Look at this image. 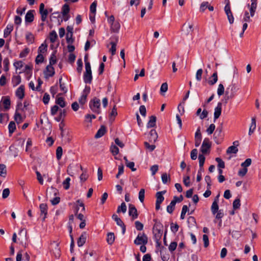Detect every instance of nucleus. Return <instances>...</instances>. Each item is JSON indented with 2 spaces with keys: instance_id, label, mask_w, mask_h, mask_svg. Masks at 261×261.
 <instances>
[{
  "instance_id": "1",
  "label": "nucleus",
  "mask_w": 261,
  "mask_h": 261,
  "mask_svg": "<svg viewBox=\"0 0 261 261\" xmlns=\"http://www.w3.org/2000/svg\"><path fill=\"white\" fill-rule=\"evenodd\" d=\"M88 56L86 55L85 57V69L86 71L84 74V80L86 83H91L92 80V71L91 69V65L89 62L87 61Z\"/></svg>"
},
{
  "instance_id": "2",
  "label": "nucleus",
  "mask_w": 261,
  "mask_h": 261,
  "mask_svg": "<svg viewBox=\"0 0 261 261\" xmlns=\"http://www.w3.org/2000/svg\"><path fill=\"white\" fill-rule=\"evenodd\" d=\"M100 99L94 97L91 100L89 103V107L91 110L94 113L99 114L100 113Z\"/></svg>"
},
{
  "instance_id": "3",
  "label": "nucleus",
  "mask_w": 261,
  "mask_h": 261,
  "mask_svg": "<svg viewBox=\"0 0 261 261\" xmlns=\"http://www.w3.org/2000/svg\"><path fill=\"white\" fill-rule=\"evenodd\" d=\"M147 243L148 238L144 233H143L142 234L139 233L134 241V243L137 245L141 244L146 245Z\"/></svg>"
},
{
  "instance_id": "4",
  "label": "nucleus",
  "mask_w": 261,
  "mask_h": 261,
  "mask_svg": "<svg viewBox=\"0 0 261 261\" xmlns=\"http://www.w3.org/2000/svg\"><path fill=\"white\" fill-rule=\"evenodd\" d=\"M211 147V142H210L209 139L205 138L201 146V151L203 154L208 153L210 152V149Z\"/></svg>"
},
{
  "instance_id": "5",
  "label": "nucleus",
  "mask_w": 261,
  "mask_h": 261,
  "mask_svg": "<svg viewBox=\"0 0 261 261\" xmlns=\"http://www.w3.org/2000/svg\"><path fill=\"white\" fill-rule=\"evenodd\" d=\"M161 227H162V226H161L160 225L155 224L153 228L154 238L157 242L160 240L162 235V230Z\"/></svg>"
},
{
  "instance_id": "6",
  "label": "nucleus",
  "mask_w": 261,
  "mask_h": 261,
  "mask_svg": "<svg viewBox=\"0 0 261 261\" xmlns=\"http://www.w3.org/2000/svg\"><path fill=\"white\" fill-rule=\"evenodd\" d=\"M166 193V191H163L158 192L156 193V203H155V209L159 210L160 208V204L163 201L164 197L163 196V194Z\"/></svg>"
},
{
  "instance_id": "7",
  "label": "nucleus",
  "mask_w": 261,
  "mask_h": 261,
  "mask_svg": "<svg viewBox=\"0 0 261 261\" xmlns=\"http://www.w3.org/2000/svg\"><path fill=\"white\" fill-rule=\"evenodd\" d=\"M55 73L54 67L51 65H47L44 71V77L46 79H48L49 77L53 76Z\"/></svg>"
},
{
  "instance_id": "8",
  "label": "nucleus",
  "mask_w": 261,
  "mask_h": 261,
  "mask_svg": "<svg viewBox=\"0 0 261 261\" xmlns=\"http://www.w3.org/2000/svg\"><path fill=\"white\" fill-rule=\"evenodd\" d=\"M128 213H129V215L130 216H132L133 220H134L138 218V214L137 210L136 208L135 207V206L133 204H130L129 205Z\"/></svg>"
},
{
  "instance_id": "9",
  "label": "nucleus",
  "mask_w": 261,
  "mask_h": 261,
  "mask_svg": "<svg viewBox=\"0 0 261 261\" xmlns=\"http://www.w3.org/2000/svg\"><path fill=\"white\" fill-rule=\"evenodd\" d=\"M39 12L41 16L42 21H45L48 15V11L46 9H44V5L43 3L40 5Z\"/></svg>"
},
{
  "instance_id": "10",
  "label": "nucleus",
  "mask_w": 261,
  "mask_h": 261,
  "mask_svg": "<svg viewBox=\"0 0 261 261\" xmlns=\"http://www.w3.org/2000/svg\"><path fill=\"white\" fill-rule=\"evenodd\" d=\"M112 218L115 221L117 224L122 228V232L123 233H124L125 231V226L121 219L116 214L113 215Z\"/></svg>"
},
{
  "instance_id": "11",
  "label": "nucleus",
  "mask_w": 261,
  "mask_h": 261,
  "mask_svg": "<svg viewBox=\"0 0 261 261\" xmlns=\"http://www.w3.org/2000/svg\"><path fill=\"white\" fill-rule=\"evenodd\" d=\"M52 247V251L55 254L56 257H59L60 255V249L59 248V243L57 242L54 241L51 244Z\"/></svg>"
},
{
  "instance_id": "12",
  "label": "nucleus",
  "mask_w": 261,
  "mask_h": 261,
  "mask_svg": "<svg viewBox=\"0 0 261 261\" xmlns=\"http://www.w3.org/2000/svg\"><path fill=\"white\" fill-rule=\"evenodd\" d=\"M19 234L21 236V244H23L24 243L25 247H26V241L28 240L27 230L24 228H21Z\"/></svg>"
},
{
  "instance_id": "13",
  "label": "nucleus",
  "mask_w": 261,
  "mask_h": 261,
  "mask_svg": "<svg viewBox=\"0 0 261 261\" xmlns=\"http://www.w3.org/2000/svg\"><path fill=\"white\" fill-rule=\"evenodd\" d=\"M222 111V103L221 102H219L217 105V106L215 109L214 112V120L215 121L217 119H218L221 114Z\"/></svg>"
},
{
  "instance_id": "14",
  "label": "nucleus",
  "mask_w": 261,
  "mask_h": 261,
  "mask_svg": "<svg viewBox=\"0 0 261 261\" xmlns=\"http://www.w3.org/2000/svg\"><path fill=\"white\" fill-rule=\"evenodd\" d=\"M16 96L20 99L23 98L24 96V87L21 85L16 91Z\"/></svg>"
},
{
  "instance_id": "15",
  "label": "nucleus",
  "mask_w": 261,
  "mask_h": 261,
  "mask_svg": "<svg viewBox=\"0 0 261 261\" xmlns=\"http://www.w3.org/2000/svg\"><path fill=\"white\" fill-rule=\"evenodd\" d=\"M5 110H7L10 109L11 101L10 99L8 96L3 97L2 98V101Z\"/></svg>"
},
{
  "instance_id": "16",
  "label": "nucleus",
  "mask_w": 261,
  "mask_h": 261,
  "mask_svg": "<svg viewBox=\"0 0 261 261\" xmlns=\"http://www.w3.org/2000/svg\"><path fill=\"white\" fill-rule=\"evenodd\" d=\"M86 233L84 232L81 235L77 240V243L79 247H82L86 243Z\"/></svg>"
},
{
  "instance_id": "17",
  "label": "nucleus",
  "mask_w": 261,
  "mask_h": 261,
  "mask_svg": "<svg viewBox=\"0 0 261 261\" xmlns=\"http://www.w3.org/2000/svg\"><path fill=\"white\" fill-rule=\"evenodd\" d=\"M41 214H44V216L43 218V221L46 218V215L47 214V205L45 203H42L39 206Z\"/></svg>"
},
{
  "instance_id": "18",
  "label": "nucleus",
  "mask_w": 261,
  "mask_h": 261,
  "mask_svg": "<svg viewBox=\"0 0 261 261\" xmlns=\"http://www.w3.org/2000/svg\"><path fill=\"white\" fill-rule=\"evenodd\" d=\"M185 32L189 34L193 31V24L189 22H186L183 25Z\"/></svg>"
},
{
  "instance_id": "19",
  "label": "nucleus",
  "mask_w": 261,
  "mask_h": 261,
  "mask_svg": "<svg viewBox=\"0 0 261 261\" xmlns=\"http://www.w3.org/2000/svg\"><path fill=\"white\" fill-rule=\"evenodd\" d=\"M149 142H155L156 141L158 137L156 130L155 129H151L149 133Z\"/></svg>"
},
{
  "instance_id": "20",
  "label": "nucleus",
  "mask_w": 261,
  "mask_h": 261,
  "mask_svg": "<svg viewBox=\"0 0 261 261\" xmlns=\"http://www.w3.org/2000/svg\"><path fill=\"white\" fill-rule=\"evenodd\" d=\"M106 132V128L104 125L101 126L95 135V138L97 139L103 136Z\"/></svg>"
},
{
  "instance_id": "21",
  "label": "nucleus",
  "mask_w": 261,
  "mask_h": 261,
  "mask_svg": "<svg viewBox=\"0 0 261 261\" xmlns=\"http://www.w3.org/2000/svg\"><path fill=\"white\" fill-rule=\"evenodd\" d=\"M156 118L155 116H151L149 117V120L147 123V127L150 128L154 127L156 125Z\"/></svg>"
},
{
  "instance_id": "22",
  "label": "nucleus",
  "mask_w": 261,
  "mask_h": 261,
  "mask_svg": "<svg viewBox=\"0 0 261 261\" xmlns=\"http://www.w3.org/2000/svg\"><path fill=\"white\" fill-rule=\"evenodd\" d=\"M34 18V14L33 13V11L30 10L29 11L25 16V20L27 22H32Z\"/></svg>"
},
{
  "instance_id": "23",
  "label": "nucleus",
  "mask_w": 261,
  "mask_h": 261,
  "mask_svg": "<svg viewBox=\"0 0 261 261\" xmlns=\"http://www.w3.org/2000/svg\"><path fill=\"white\" fill-rule=\"evenodd\" d=\"M111 30L114 33H118L120 28V24L118 21L111 24Z\"/></svg>"
},
{
  "instance_id": "24",
  "label": "nucleus",
  "mask_w": 261,
  "mask_h": 261,
  "mask_svg": "<svg viewBox=\"0 0 261 261\" xmlns=\"http://www.w3.org/2000/svg\"><path fill=\"white\" fill-rule=\"evenodd\" d=\"M13 30V26L12 24H8L4 31V37H7Z\"/></svg>"
},
{
  "instance_id": "25",
  "label": "nucleus",
  "mask_w": 261,
  "mask_h": 261,
  "mask_svg": "<svg viewBox=\"0 0 261 261\" xmlns=\"http://www.w3.org/2000/svg\"><path fill=\"white\" fill-rule=\"evenodd\" d=\"M256 128V118L253 117L251 119V124L249 130V135H251Z\"/></svg>"
},
{
  "instance_id": "26",
  "label": "nucleus",
  "mask_w": 261,
  "mask_h": 261,
  "mask_svg": "<svg viewBox=\"0 0 261 261\" xmlns=\"http://www.w3.org/2000/svg\"><path fill=\"white\" fill-rule=\"evenodd\" d=\"M115 240V236L114 233L113 232H109L107 234V243L110 244L112 245Z\"/></svg>"
},
{
  "instance_id": "27",
  "label": "nucleus",
  "mask_w": 261,
  "mask_h": 261,
  "mask_svg": "<svg viewBox=\"0 0 261 261\" xmlns=\"http://www.w3.org/2000/svg\"><path fill=\"white\" fill-rule=\"evenodd\" d=\"M117 115V108L116 106L115 105L112 110L110 114V120L112 121H114V118H112L113 117H115Z\"/></svg>"
},
{
  "instance_id": "28",
  "label": "nucleus",
  "mask_w": 261,
  "mask_h": 261,
  "mask_svg": "<svg viewBox=\"0 0 261 261\" xmlns=\"http://www.w3.org/2000/svg\"><path fill=\"white\" fill-rule=\"evenodd\" d=\"M198 159L199 161V166L200 167V170H203V166L204 165L205 158L203 154H200L198 156Z\"/></svg>"
},
{
  "instance_id": "29",
  "label": "nucleus",
  "mask_w": 261,
  "mask_h": 261,
  "mask_svg": "<svg viewBox=\"0 0 261 261\" xmlns=\"http://www.w3.org/2000/svg\"><path fill=\"white\" fill-rule=\"evenodd\" d=\"M219 206L218 203L216 201H213L212 206H211V211L212 213L215 215L216 213L219 211Z\"/></svg>"
},
{
  "instance_id": "30",
  "label": "nucleus",
  "mask_w": 261,
  "mask_h": 261,
  "mask_svg": "<svg viewBox=\"0 0 261 261\" xmlns=\"http://www.w3.org/2000/svg\"><path fill=\"white\" fill-rule=\"evenodd\" d=\"M238 151V149L237 146L234 145L231 146L228 148L226 152L227 154L229 153H236Z\"/></svg>"
},
{
  "instance_id": "31",
  "label": "nucleus",
  "mask_w": 261,
  "mask_h": 261,
  "mask_svg": "<svg viewBox=\"0 0 261 261\" xmlns=\"http://www.w3.org/2000/svg\"><path fill=\"white\" fill-rule=\"evenodd\" d=\"M57 37V34L55 31L51 32L49 34V39L50 42L51 43H54L56 41Z\"/></svg>"
},
{
  "instance_id": "32",
  "label": "nucleus",
  "mask_w": 261,
  "mask_h": 261,
  "mask_svg": "<svg viewBox=\"0 0 261 261\" xmlns=\"http://www.w3.org/2000/svg\"><path fill=\"white\" fill-rule=\"evenodd\" d=\"M126 211V205L124 202H122L120 206H119L117 212L119 213L122 212L123 213H125Z\"/></svg>"
},
{
  "instance_id": "33",
  "label": "nucleus",
  "mask_w": 261,
  "mask_h": 261,
  "mask_svg": "<svg viewBox=\"0 0 261 261\" xmlns=\"http://www.w3.org/2000/svg\"><path fill=\"white\" fill-rule=\"evenodd\" d=\"M6 174V166L4 164H0V176L5 177Z\"/></svg>"
},
{
  "instance_id": "34",
  "label": "nucleus",
  "mask_w": 261,
  "mask_h": 261,
  "mask_svg": "<svg viewBox=\"0 0 261 261\" xmlns=\"http://www.w3.org/2000/svg\"><path fill=\"white\" fill-rule=\"evenodd\" d=\"M175 204V202L172 200L170 204L167 207V211L171 214L174 210Z\"/></svg>"
},
{
  "instance_id": "35",
  "label": "nucleus",
  "mask_w": 261,
  "mask_h": 261,
  "mask_svg": "<svg viewBox=\"0 0 261 261\" xmlns=\"http://www.w3.org/2000/svg\"><path fill=\"white\" fill-rule=\"evenodd\" d=\"M70 8L67 4H65L62 7V14L63 16H66L69 13Z\"/></svg>"
},
{
  "instance_id": "36",
  "label": "nucleus",
  "mask_w": 261,
  "mask_h": 261,
  "mask_svg": "<svg viewBox=\"0 0 261 261\" xmlns=\"http://www.w3.org/2000/svg\"><path fill=\"white\" fill-rule=\"evenodd\" d=\"M34 36L32 33H29L27 34L26 39L28 43L31 44L33 43L34 41Z\"/></svg>"
},
{
  "instance_id": "37",
  "label": "nucleus",
  "mask_w": 261,
  "mask_h": 261,
  "mask_svg": "<svg viewBox=\"0 0 261 261\" xmlns=\"http://www.w3.org/2000/svg\"><path fill=\"white\" fill-rule=\"evenodd\" d=\"M63 149L61 146H59L57 147L56 150V157L57 159L59 160L62 155Z\"/></svg>"
},
{
  "instance_id": "38",
  "label": "nucleus",
  "mask_w": 261,
  "mask_h": 261,
  "mask_svg": "<svg viewBox=\"0 0 261 261\" xmlns=\"http://www.w3.org/2000/svg\"><path fill=\"white\" fill-rule=\"evenodd\" d=\"M212 77H213V80H210L208 81V83L211 85H214L218 80V76H217V73L216 72L214 73L212 76Z\"/></svg>"
},
{
  "instance_id": "39",
  "label": "nucleus",
  "mask_w": 261,
  "mask_h": 261,
  "mask_svg": "<svg viewBox=\"0 0 261 261\" xmlns=\"http://www.w3.org/2000/svg\"><path fill=\"white\" fill-rule=\"evenodd\" d=\"M8 127H9V133L10 134L13 133L14 132L15 129H16V125H15V122L13 121H11L9 123Z\"/></svg>"
},
{
  "instance_id": "40",
  "label": "nucleus",
  "mask_w": 261,
  "mask_h": 261,
  "mask_svg": "<svg viewBox=\"0 0 261 261\" xmlns=\"http://www.w3.org/2000/svg\"><path fill=\"white\" fill-rule=\"evenodd\" d=\"M56 103L59 105L62 108H64L66 106L65 102L63 98H62V97H59L56 100Z\"/></svg>"
},
{
  "instance_id": "41",
  "label": "nucleus",
  "mask_w": 261,
  "mask_h": 261,
  "mask_svg": "<svg viewBox=\"0 0 261 261\" xmlns=\"http://www.w3.org/2000/svg\"><path fill=\"white\" fill-rule=\"evenodd\" d=\"M145 197V190L141 189L139 193V199L141 202H143Z\"/></svg>"
},
{
  "instance_id": "42",
  "label": "nucleus",
  "mask_w": 261,
  "mask_h": 261,
  "mask_svg": "<svg viewBox=\"0 0 261 261\" xmlns=\"http://www.w3.org/2000/svg\"><path fill=\"white\" fill-rule=\"evenodd\" d=\"M110 150L114 155L119 153V148L116 145H112L110 147Z\"/></svg>"
},
{
  "instance_id": "43",
  "label": "nucleus",
  "mask_w": 261,
  "mask_h": 261,
  "mask_svg": "<svg viewBox=\"0 0 261 261\" xmlns=\"http://www.w3.org/2000/svg\"><path fill=\"white\" fill-rule=\"evenodd\" d=\"M70 181V178L69 177H67L63 182V185L64 188L65 190H68L69 188Z\"/></svg>"
},
{
  "instance_id": "44",
  "label": "nucleus",
  "mask_w": 261,
  "mask_h": 261,
  "mask_svg": "<svg viewBox=\"0 0 261 261\" xmlns=\"http://www.w3.org/2000/svg\"><path fill=\"white\" fill-rule=\"evenodd\" d=\"M241 205L240 199L239 198L235 199L233 202V208L234 210L240 208Z\"/></svg>"
},
{
  "instance_id": "45",
  "label": "nucleus",
  "mask_w": 261,
  "mask_h": 261,
  "mask_svg": "<svg viewBox=\"0 0 261 261\" xmlns=\"http://www.w3.org/2000/svg\"><path fill=\"white\" fill-rule=\"evenodd\" d=\"M47 45L46 44H42L39 47L38 54H42L46 51Z\"/></svg>"
},
{
  "instance_id": "46",
  "label": "nucleus",
  "mask_w": 261,
  "mask_h": 261,
  "mask_svg": "<svg viewBox=\"0 0 261 261\" xmlns=\"http://www.w3.org/2000/svg\"><path fill=\"white\" fill-rule=\"evenodd\" d=\"M224 88L222 84H220L218 86L217 93L219 96H221L224 94Z\"/></svg>"
},
{
  "instance_id": "47",
  "label": "nucleus",
  "mask_w": 261,
  "mask_h": 261,
  "mask_svg": "<svg viewBox=\"0 0 261 261\" xmlns=\"http://www.w3.org/2000/svg\"><path fill=\"white\" fill-rule=\"evenodd\" d=\"M56 62H57L56 56L55 55V53H53L51 55V56L49 59V65L53 66V65L56 64Z\"/></svg>"
},
{
  "instance_id": "48",
  "label": "nucleus",
  "mask_w": 261,
  "mask_h": 261,
  "mask_svg": "<svg viewBox=\"0 0 261 261\" xmlns=\"http://www.w3.org/2000/svg\"><path fill=\"white\" fill-rule=\"evenodd\" d=\"M257 7V4H251V7L250 8V15L252 17L254 15V13Z\"/></svg>"
},
{
  "instance_id": "49",
  "label": "nucleus",
  "mask_w": 261,
  "mask_h": 261,
  "mask_svg": "<svg viewBox=\"0 0 261 261\" xmlns=\"http://www.w3.org/2000/svg\"><path fill=\"white\" fill-rule=\"evenodd\" d=\"M221 134L222 133H219L218 132L216 131L214 134V138L215 140V142L219 144L220 143V141L219 139V137H221Z\"/></svg>"
},
{
  "instance_id": "50",
  "label": "nucleus",
  "mask_w": 261,
  "mask_h": 261,
  "mask_svg": "<svg viewBox=\"0 0 261 261\" xmlns=\"http://www.w3.org/2000/svg\"><path fill=\"white\" fill-rule=\"evenodd\" d=\"M110 44L111 45V48H110V51L111 52L112 55H114L116 50V43L111 42Z\"/></svg>"
},
{
  "instance_id": "51",
  "label": "nucleus",
  "mask_w": 261,
  "mask_h": 261,
  "mask_svg": "<svg viewBox=\"0 0 261 261\" xmlns=\"http://www.w3.org/2000/svg\"><path fill=\"white\" fill-rule=\"evenodd\" d=\"M44 61V57L42 54H39L37 56L35 62L36 63L38 64L39 63H42Z\"/></svg>"
},
{
  "instance_id": "52",
  "label": "nucleus",
  "mask_w": 261,
  "mask_h": 261,
  "mask_svg": "<svg viewBox=\"0 0 261 261\" xmlns=\"http://www.w3.org/2000/svg\"><path fill=\"white\" fill-rule=\"evenodd\" d=\"M144 145L145 148L150 151H152L155 148V146L154 145H150L147 142H144Z\"/></svg>"
},
{
  "instance_id": "53",
  "label": "nucleus",
  "mask_w": 261,
  "mask_h": 261,
  "mask_svg": "<svg viewBox=\"0 0 261 261\" xmlns=\"http://www.w3.org/2000/svg\"><path fill=\"white\" fill-rule=\"evenodd\" d=\"M216 161L218 163V167L221 168H225V163L221 159H220L219 158H217L216 159Z\"/></svg>"
},
{
  "instance_id": "54",
  "label": "nucleus",
  "mask_w": 261,
  "mask_h": 261,
  "mask_svg": "<svg viewBox=\"0 0 261 261\" xmlns=\"http://www.w3.org/2000/svg\"><path fill=\"white\" fill-rule=\"evenodd\" d=\"M202 73L203 70L202 69H199L197 71L196 78L198 81H200L201 80Z\"/></svg>"
},
{
  "instance_id": "55",
  "label": "nucleus",
  "mask_w": 261,
  "mask_h": 261,
  "mask_svg": "<svg viewBox=\"0 0 261 261\" xmlns=\"http://www.w3.org/2000/svg\"><path fill=\"white\" fill-rule=\"evenodd\" d=\"M124 172V166L121 164L118 166V172L116 176V177L117 178H119V176L123 174Z\"/></svg>"
},
{
  "instance_id": "56",
  "label": "nucleus",
  "mask_w": 261,
  "mask_h": 261,
  "mask_svg": "<svg viewBox=\"0 0 261 261\" xmlns=\"http://www.w3.org/2000/svg\"><path fill=\"white\" fill-rule=\"evenodd\" d=\"M251 164V159H247L245 160L244 162L242 163L241 166L243 168H246L248 166H249Z\"/></svg>"
},
{
  "instance_id": "57",
  "label": "nucleus",
  "mask_w": 261,
  "mask_h": 261,
  "mask_svg": "<svg viewBox=\"0 0 261 261\" xmlns=\"http://www.w3.org/2000/svg\"><path fill=\"white\" fill-rule=\"evenodd\" d=\"M178 228L179 226L177 224H174L173 223H171V230L173 232H176L178 231Z\"/></svg>"
},
{
  "instance_id": "58",
  "label": "nucleus",
  "mask_w": 261,
  "mask_h": 261,
  "mask_svg": "<svg viewBox=\"0 0 261 261\" xmlns=\"http://www.w3.org/2000/svg\"><path fill=\"white\" fill-rule=\"evenodd\" d=\"M4 70L5 71H8L9 70V60L8 58H5L3 61Z\"/></svg>"
},
{
  "instance_id": "59",
  "label": "nucleus",
  "mask_w": 261,
  "mask_h": 261,
  "mask_svg": "<svg viewBox=\"0 0 261 261\" xmlns=\"http://www.w3.org/2000/svg\"><path fill=\"white\" fill-rule=\"evenodd\" d=\"M168 179H170V176L166 173L162 175V180L164 184H166Z\"/></svg>"
},
{
  "instance_id": "60",
  "label": "nucleus",
  "mask_w": 261,
  "mask_h": 261,
  "mask_svg": "<svg viewBox=\"0 0 261 261\" xmlns=\"http://www.w3.org/2000/svg\"><path fill=\"white\" fill-rule=\"evenodd\" d=\"M197 157V150L196 149H193L191 152V158L193 160H195Z\"/></svg>"
},
{
  "instance_id": "61",
  "label": "nucleus",
  "mask_w": 261,
  "mask_h": 261,
  "mask_svg": "<svg viewBox=\"0 0 261 261\" xmlns=\"http://www.w3.org/2000/svg\"><path fill=\"white\" fill-rule=\"evenodd\" d=\"M177 246V244L176 242H171L169 246V250L171 252H172L176 249Z\"/></svg>"
},
{
  "instance_id": "62",
  "label": "nucleus",
  "mask_w": 261,
  "mask_h": 261,
  "mask_svg": "<svg viewBox=\"0 0 261 261\" xmlns=\"http://www.w3.org/2000/svg\"><path fill=\"white\" fill-rule=\"evenodd\" d=\"M215 129V125L214 124H211L210 126L207 128L206 132L208 134H212Z\"/></svg>"
},
{
  "instance_id": "63",
  "label": "nucleus",
  "mask_w": 261,
  "mask_h": 261,
  "mask_svg": "<svg viewBox=\"0 0 261 261\" xmlns=\"http://www.w3.org/2000/svg\"><path fill=\"white\" fill-rule=\"evenodd\" d=\"M10 194V190L8 188L5 189L3 191L2 197L3 198H7Z\"/></svg>"
},
{
  "instance_id": "64",
  "label": "nucleus",
  "mask_w": 261,
  "mask_h": 261,
  "mask_svg": "<svg viewBox=\"0 0 261 261\" xmlns=\"http://www.w3.org/2000/svg\"><path fill=\"white\" fill-rule=\"evenodd\" d=\"M30 50L28 48H25L23 50H22L19 54V57L20 58H23L26 57L29 54Z\"/></svg>"
}]
</instances>
